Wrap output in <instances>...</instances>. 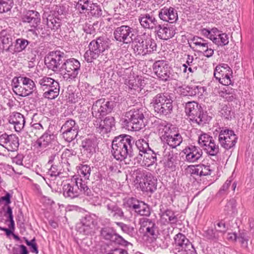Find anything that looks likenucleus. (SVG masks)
Instances as JSON below:
<instances>
[{
    "label": "nucleus",
    "instance_id": "obj_24",
    "mask_svg": "<svg viewBox=\"0 0 254 254\" xmlns=\"http://www.w3.org/2000/svg\"><path fill=\"white\" fill-rule=\"evenodd\" d=\"M139 224L140 225V230L148 237L156 239L158 234L157 226L152 220L147 218H141L139 219Z\"/></svg>",
    "mask_w": 254,
    "mask_h": 254
},
{
    "label": "nucleus",
    "instance_id": "obj_30",
    "mask_svg": "<svg viewBox=\"0 0 254 254\" xmlns=\"http://www.w3.org/2000/svg\"><path fill=\"white\" fill-rule=\"evenodd\" d=\"M141 25L144 28L157 29L158 25L157 20L152 14L149 13L141 14L138 18Z\"/></svg>",
    "mask_w": 254,
    "mask_h": 254
},
{
    "label": "nucleus",
    "instance_id": "obj_14",
    "mask_svg": "<svg viewBox=\"0 0 254 254\" xmlns=\"http://www.w3.org/2000/svg\"><path fill=\"white\" fill-rule=\"evenodd\" d=\"M126 207L132 209L138 215L149 216L150 215L149 206L144 202L133 197L128 198L123 204Z\"/></svg>",
    "mask_w": 254,
    "mask_h": 254
},
{
    "label": "nucleus",
    "instance_id": "obj_56",
    "mask_svg": "<svg viewBox=\"0 0 254 254\" xmlns=\"http://www.w3.org/2000/svg\"><path fill=\"white\" fill-rule=\"evenodd\" d=\"M176 164L175 159L173 155H169L164 162V167L166 170H173L175 169Z\"/></svg>",
    "mask_w": 254,
    "mask_h": 254
},
{
    "label": "nucleus",
    "instance_id": "obj_18",
    "mask_svg": "<svg viewBox=\"0 0 254 254\" xmlns=\"http://www.w3.org/2000/svg\"><path fill=\"white\" fill-rule=\"evenodd\" d=\"M198 143L210 155L215 156L219 153L218 145L216 144L212 136L206 133L202 134L199 136Z\"/></svg>",
    "mask_w": 254,
    "mask_h": 254
},
{
    "label": "nucleus",
    "instance_id": "obj_23",
    "mask_svg": "<svg viewBox=\"0 0 254 254\" xmlns=\"http://www.w3.org/2000/svg\"><path fill=\"white\" fill-rule=\"evenodd\" d=\"M0 145L8 151H16L19 145L18 137L15 134L3 133L0 135Z\"/></svg>",
    "mask_w": 254,
    "mask_h": 254
},
{
    "label": "nucleus",
    "instance_id": "obj_4",
    "mask_svg": "<svg viewBox=\"0 0 254 254\" xmlns=\"http://www.w3.org/2000/svg\"><path fill=\"white\" fill-rule=\"evenodd\" d=\"M173 98L168 93H160L154 96L150 102L156 115L167 116L173 112Z\"/></svg>",
    "mask_w": 254,
    "mask_h": 254
},
{
    "label": "nucleus",
    "instance_id": "obj_41",
    "mask_svg": "<svg viewBox=\"0 0 254 254\" xmlns=\"http://www.w3.org/2000/svg\"><path fill=\"white\" fill-rule=\"evenodd\" d=\"M60 88L59 83H55L53 86L46 89L47 90L44 93V97L49 99L56 98L59 94Z\"/></svg>",
    "mask_w": 254,
    "mask_h": 254
},
{
    "label": "nucleus",
    "instance_id": "obj_1",
    "mask_svg": "<svg viewBox=\"0 0 254 254\" xmlns=\"http://www.w3.org/2000/svg\"><path fill=\"white\" fill-rule=\"evenodd\" d=\"M132 137L123 134L114 137L112 142V154L117 160L132 158Z\"/></svg>",
    "mask_w": 254,
    "mask_h": 254
},
{
    "label": "nucleus",
    "instance_id": "obj_47",
    "mask_svg": "<svg viewBox=\"0 0 254 254\" xmlns=\"http://www.w3.org/2000/svg\"><path fill=\"white\" fill-rule=\"evenodd\" d=\"M13 5V0H0V13L10 11Z\"/></svg>",
    "mask_w": 254,
    "mask_h": 254
},
{
    "label": "nucleus",
    "instance_id": "obj_54",
    "mask_svg": "<svg viewBox=\"0 0 254 254\" xmlns=\"http://www.w3.org/2000/svg\"><path fill=\"white\" fill-rule=\"evenodd\" d=\"M163 216L167 217L171 223L175 224L178 221L175 212L170 209L166 210L163 213Z\"/></svg>",
    "mask_w": 254,
    "mask_h": 254
},
{
    "label": "nucleus",
    "instance_id": "obj_32",
    "mask_svg": "<svg viewBox=\"0 0 254 254\" xmlns=\"http://www.w3.org/2000/svg\"><path fill=\"white\" fill-rule=\"evenodd\" d=\"M8 122L14 125L15 131H19L24 127L25 121L24 116L19 113H13L9 117Z\"/></svg>",
    "mask_w": 254,
    "mask_h": 254
},
{
    "label": "nucleus",
    "instance_id": "obj_20",
    "mask_svg": "<svg viewBox=\"0 0 254 254\" xmlns=\"http://www.w3.org/2000/svg\"><path fill=\"white\" fill-rule=\"evenodd\" d=\"M237 139L238 137L234 131L229 129L221 130L218 136V140L221 146L227 150L235 146Z\"/></svg>",
    "mask_w": 254,
    "mask_h": 254
},
{
    "label": "nucleus",
    "instance_id": "obj_55",
    "mask_svg": "<svg viewBox=\"0 0 254 254\" xmlns=\"http://www.w3.org/2000/svg\"><path fill=\"white\" fill-rule=\"evenodd\" d=\"M144 44V40L142 41L141 43H138L137 45H134V51L137 53V55H145L146 53V45Z\"/></svg>",
    "mask_w": 254,
    "mask_h": 254
},
{
    "label": "nucleus",
    "instance_id": "obj_5",
    "mask_svg": "<svg viewBox=\"0 0 254 254\" xmlns=\"http://www.w3.org/2000/svg\"><path fill=\"white\" fill-rule=\"evenodd\" d=\"M112 45L111 41L105 36L99 37L96 40H92L89 44V50L84 55L85 61L91 63L97 59L100 54L108 50Z\"/></svg>",
    "mask_w": 254,
    "mask_h": 254
},
{
    "label": "nucleus",
    "instance_id": "obj_6",
    "mask_svg": "<svg viewBox=\"0 0 254 254\" xmlns=\"http://www.w3.org/2000/svg\"><path fill=\"white\" fill-rule=\"evenodd\" d=\"M144 113L142 108L130 110L126 113V118L123 121V125L128 130H139L145 127Z\"/></svg>",
    "mask_w": 254,
    "mask_h": 254
},
{
    "label": "nucleus",
    "instance_id": "obj_16",
    "mask_svg": "<svg viewBox=\"0 0 254 254\" xmlns=\"http://www.w3.org/2000/svg\"><path fill=\"white\" fill-rule=\"evenodd\" d=\"M97 224L95 215L86 214L81 218L80 222L76 225V228L80 233L85 235H91L94 233Z\"/></svg>",
    "mask_w": 254,
    "mask_h": 254
},
{
    "label": "nucleus",
    "instance_id": "obj_2",
    "mask_svg": "<svg viewBox=\"0 0 254 254\" xmlns=\"http://www.w3.org/2000/svg\"><path fill=\"white\" fill-rule=\"evenodd\" d=\"M74 180L72 183L64 184L63 187V195L65 198L72 199L81 194L89 197L93 195L87 182L83 181L82 178H75Z\"/></svg>",
    "mask_w": 254,
    "mask_h": 254
},
{
    "label": "nucleus",
    "instance_id": "obj_15",
    "mask_svg": "<svg viewBox=\"0 0 254 254\" xmlns=\"http://www.w3.org/2000/svg\"><path fill=\"white\" fill-rule=\"evenodd\" d=\"M80 70V63L74 58L65 59L62 71H64L63 77L66 80L74 79L78 75Z\"/></svg>",
    "mask_w": 254,
    "mask_h": 254
},
{
    "label": "nucleus",
    "instance_id": "obj_7",
    "mask_svg": "<svg viewBox=\"0 0 254 254\" xmlns=\"http://www.w3.org/2000/svg\"><path fill=\"white\" fill-rule=\"evenodd\" d=\"M11 86L14 93L21 97L30 95L36 88L33 80L24 76L14 77L12 80Z\"/></svg>",
    "mask_w": 254,
    "mask_h": 254
},
{
    "label": "nucleus",
    "instance_id": "obj_37",
    "mask_svg": "<svg viewBox=\"0 0 254 254\" xmlns=\"http://www.w3.org/2000/svg\"><path fill=\"white\" fill-rule=\"evenodd\" d=\"M13 43L14 48L12 50V53L15 54L25 51L30 42L23 38H19L16 39Z\"/></svg>",
    "mask_w": 254,
    "mask_h": 254
},
{
    "label": "nucleus",
    "instance_id": "obj_60",
    "mask_svg": "<svg viewBox=\"0 0 254 254\" xmlns=\"http://www.w3.org/2000/svg\"><path fill=\"white\" fill-rule=\"evenodd\" d=\"M232 73V70L231 72L228 71L227 73H223V77L221 78V83L224 85H229L231 83L230 75Z\"/></svg>",
    "mask_w": 254,
    "mask_h": 254
},
{
    "label": "nucleus",
    "instance_id": "obj_34",
    "mask_svg": "<svg viewBox=\"0 0 254 254\" xmlns=\"http://www.w3.org/2000/svg\"><path fill=\"white\" fill-rule=\"evenodd\" d=\"M101 252L103 254H128L126 250L107 244L101 246Z\"/></svg>",
    "mask_w": 254,
    "mask_h": 254
},
{
    "label": "nucleus",
    "instance_id": "obj_33",
    "mask_svg": "<svg viewBox=\"0 0 254 254\" xmlns=\"http://www.w3.org/2000/svg\"><path fill=\"white\" fill-rule=\"evenodd\" d=\"M81 93L86 99L94 100L98 97L99 90L90 86L88 83H85L81 86Z\"/></svg>",
    "mask_w": 254,
    "mask_h": 254
},
{
    "label": "nucleus",
    "instance_id": "obj_49",
    "mask_svg": "<svg viewBox=\"0 0 254 254\" xmlns=\"http://www.w3.org/2000/svg\"><path fill=\"white\" fill-rule=\"evenodd\" d=\"M4 216L5 217L7 216V220L6 221H9L10 222V224L8 225L9 228L13 231L15 228V224L13 220L12 208L10 206H8L7 207V210H5Z\"/></svg>",
    "mask_w": 254,
    "mask_h": 254
},
{
    "label": "nucleus",
    "instance_id": "obj_19",
    "mask_svg": "<svg viewBox=\"0 0 254 254\" xmlns=\"http://www.w3.org/2000/svg\"><path fill=\"white\" fill-rule=\"evenodd\" d=\"M102 202L109 217L120 219H125L127 217L123 209L119 207L116 202L109 198H104L102 200Z\"/></svg>",
    "mask_w": 254,
    "mask_h": 254
},
{
    "label": "nucleus",
    "instance_id": "obj_17",
    "mask_svg": "<svg viewBox=\"0 0 254 254\" xmlns=\"http://www.w3.org/2000/svg\"><path fill=\"white\" fill-rule=\"evenodd\" d=\"M79 126L72 119L67 120L62 126L60 130L64 140L70 142L77 137L79 132Z\"/></svg>",
    "mask_w": 254,
    "mask_h": 254
},
{
    "label": "nucleus",
    "instance_id": "obj_58",
    "mask_svg": "<svg viewBox=\"0 0 254 254\" xmlns=\"http://www.w3.org/2000/svg\"><path fill=\"white\" fill-rule=\"evenodd\" d=\"M89 10L90 14L93 16L99 17L102 14V10L101 7L96 4H92L90 6Z\"/></svg>",
    "mask_w": 254,
    "mask_h": 254
},
{
    "label": "nucleus",
    "instance_id": "obj_46",
    "mask_svg": "<svg viewBox=\"0 0 254 254\" xmlns=\"http://www.w3.org/2000/svg\"><path fill=\"white\" fill-rule=\"evenodd\" d=\"M125 84L128 87V88L131 90L140 91L141 85L140 84L139 81H137V79L133 78L128 80H126Z\"/></svg>",
    "mask_w": 254,
    "mask_h": 254
},
{
    "label": "nucleus",
    "instance_id": "obj_57",
    "mask_svg": "<svg viewBox=\"0 0 254 254\" xmlns=\"http://www.w3.org/2000/svg\"><path fill=\"white\" fill-rule=\"evenodd\" d=\"M205 237L210 240L216 242L219 239V236L217 231L212 229H209L205 232Z\"/></svg>",
    "mask_w": 254,
    "mask_h": 254
},
{
    "label": "nucleus",
    "instance_id": "obj_63",
    "mask_svg": "<svg viewBox=\"0 0 254 254\" xmlns=\"http://www.w3.org/2000/svg\"><path fill=\"white\" fill-rule=\"evenodd\" d=\"M231 112L230 108L227 106L223 107L220 111L222 116L227 119L231 118Z\"/></svg>",
    "mask_w": 254,
    "mask_h": 254
},
{
    "label": "nucleus",
    "instance_id": "obj_12",
    "mask_svg": "<svg viewBox=\"0 0 254 254\" xmlns=\"http://www.w3.org/2000/svg\"><path fill=\"white\" fill-rule=\"evenodd\" d=\"M115 106L114 101H108L105 98L98 99L92 105V115L97 118H101V117L111 113Z\"/></svg>",
    "mask_w": 254,
    "mask_h": 254
},
{
    "label": "nucleus",
    "instance_id": "obj_36",
    "mask_svg": "<svg viewBox=\"0 0 254 254\" xmlns=\"http://www.w3.org/2000/svg\"><path fill=\"white\" fill-rule=\"evenodd\" d=\"M224 212L225 215L231 217H234L237 214V200L235 198H231L227 201L224 206Z\"/></svg>",
    "mask_w": 254,
    "mask_h": 254
},
{
    "label": "nucleus",
    "instance_id": "obj_51",
    "mask_svg": "<svg viewBox=\"0 0 254 254\" xmlns=\"http://www.w3.org/2000/svg\"><path fill=\"white\" fill-rule=\"evenodd\" d=\"M45 127L40 123H35L31 125L30 127V132L35 136H38L44 130Z\"/></svg>",
    "mask_w": 254,
    "mask_h": 254
},
{
    "label": "nucleus",
    "instance_id": "obj_26",
    "mask_svg": "<svg viewBox=\"0 0 254 254\" xmlns=\"http://www.w3.org/2000/svg\"><path fill=\"white\" fill-rule=\"evenodd\" d=\"M186 155L185 161L189 163L197 162L202 156V151L197 146L190 145L183 150Z\"/></svg>",
    "mask_w": 254,
    "mask_h": 254
},
{
    "label": "nucleus",
    "instance_id": "obj_44",
    "mask_svg": "<svg viewBox=\"0 0 254 254\" xmlns=\"http://www.w3.org/2000/svg\"><path fill=\"white\" fill-rule=\"evenodd\" d=\"M39 83L43 90H45L49 87L55 85V83H59V82L51 77L45 76L39 80Z\"/></svg>",
    "mask_w": 254,
    "mask_h": 254
},
{
    "label": "nucleus",
    "instance_id": "obj_31",
    "mask_svg": "<svg viewBox=\"0 0 254 254\" xmlns=\"http://www.w3.org/2000/svg\"><path fill=\"white\" fill-rule=\"evenodd\" d=\"M190 173L199 176L210 175L213 171L212 167L210 165L199 164L196 166H190Z\"/></svg>",
    "mask_w": 254,
    "mask_h": 254
},
{
    "label": "nucleus",
    "instance_id": "obj_45",
    "mask_svg": "<svg viewBox=\"0 0 254 254\" xmlns=\"http://www.w3.org/2000/svg\"><path fill=\"white\" fill-rule=\"evenodd\" d=\"M146 45V53L150 54L157 50V44L155 41L151 38H147L144 40V44Z\"/></svg>",
    "mask_w": 254,
    "mask_h": 254
},
{
    "label": "nucleus",
    "instance_id": "obj_28",
    "mask_svg": "<svg viewBox=\"0 0 254 254\" xmlns=\"http://www.w3.org/2000/svg\"><path fill=\"white\" fill-rule=\"evenodd\" d=\"M97 146L96 139L95 137L86 138L82 140L81 144V151L88 158L91 157L95 152Z\"/></svg>",
    "mask_w": 254,
    "mask_h": 254
},
{
    "label": "nucleus",
    "instance_id": "obj_39",
    "mask_svg": "<svg viewBox=\"0 0 254 254\" xmlns=\"http://www.w3.org/2000/svg\"><path fill=\"white\" fill-rule=\"evenodd\" d=\"M114 126V118L111 116H108L106 117L103 121H101L99 128L103 133H107L111 131L112 127Z\"/></svg>",
    "mask_w": 254,
    "mask_h": 254
},
{
    "label": "nucleus",
    "instance_id": "obj_43",
    "mask_svg": "<svg viewBox=\"0 0 254 254\" xmlns=\"http://www.w3.org/2000/svg\"><path fill=\"white\" fill-rule=\"evenodd\" d=\"M1 42L3 45V49L6 52H11L12 53V36L10 35L2 36L1 37Z\"/></svg>",
    "mask_w": 254,
    "mask_h": 254
},
{
    "label": "nucleus",
    "instance_id": "obj_61",
    "mask_svg": "<svg viewBox=\"0 0 254 254\" xmlns=\"http://www.w3.org/2000/svg\"><path fill=\"white\" fill-rule=\"evenodd\" d=\"M191 91L193 93V94H192V96L199 94L200 95H201L205 91V89L204 87L194 85L191 86Z\"/></svg>",
    "mask_w": 254,
    "mask_h": 254
},
{
    "label": "nucleus",
    "instance_id": "obj_3",
    "mask_svg": "<svg viewBox=\"0 0 254 254\" xmlns=\"http://www.w3.org/2000/svg\"><path fill=\"white\" fill-rule=\"evenodd\" d=\"M156 128L162 142L167 144L172 148L179 146L183 141L180 133H175L170 128V126L166 121L159 120L155 122Z\"/></svg>",
    "mask_w": 254,
    "mask_h": 254
},
{
    "label": "nucleus",
    "instance_id": "obj_42",
    "mask_svg": "<svg viewBox=\"0 0 254 254\" xmlns=\"http://www.w3.org/2000/svg\"><path fill=\"white\" fill-rule=\"evenodd\" d=\"M143 155V162L146 166H151L157 161L156 155L151 149Z\"/></svg>",
    "mask_w": 254,
    "mask_h": 254
},
{
    "label": "nucleus",
    "instance_id": "obj_59",
    "mask_svg": "<svg viewBox=\"0 0 254 254\" xmlns=\"http://www.w3.org/2000/svg\"><path fill=\"white\" fill-rule=\"evenodd\" d=\"M180 94L183 96H192L193 94L191 91V86H182L179 87Z\"/></svg>",
    "mask_w": 254,
    "mask_h": 254
},
{
    "label": "nucleus",
    "instance_id": "obj_29",
    "mask_svg": "<svg viewBox=\"0 0 254 254\" xmlns=\"http://www.w3.org/2000/svg\"><path fill=\"white\" fill-rule=\"evenodd\" d=\"M23 23H28L31 27L36 28L41 21L40 15L35 10H28L22 17Z\"/></svg>",
    "mask_w": 254,
    "mask_h": 254
},
{
    "label": "nucleus",
    "instance_id": "obj_64",
    "mask_svg": "<svg viewBox=\"0 0 254 254\" xmlns=\"http://www.w3.org/2000/svg\"><path fill=\"white\" fill-rule=\"evenodd\" d=\"M193 57L192 56H190V55H187V59L186 61V63L183 65V66L184 67V72H186L187 71V68L189 66H192L194 64L193 62Z\"/></svg>",
    "mask_w": 254,
    "mask_h": 254
},
{
    "label": "nucleus",
    "instance_id": "obj_11",
    "mask_svg": "<svg viewBox=\"0 0 254 254\" xmlns=\"http://www.w3.org/2000/svg\"><path fill=\"white\" fill-rule=\"evenodd\" d=\"M175 249L180 254H197L192 244L186 236L179 233L174 238Z\"/></svg>",
    "mask_w": 254,
    "mask_h": 254
},
{
    "label": "nucleus",
    "instance_id": "obj_52",
    "mask_svg": "<svg viewBox=\"0 0 254 254\" xmlns=\"http://www.w3.org/2000/svg\"><path fill=\"white\" fill-rule=\"evenodd\" d=\"M62 170L60 163H58L57 165L54 163L52 165L51 168L49 170V173L51 176H59L62 174Z\"/></svg>",
    "mask_w": 254,
    "mask_h": 254
},
{
    "label": "nucleus",
    "instance_id": "obj_25",
    "mask_svg": "<svg viewBox=\"0 0 254 254\" xmlns=\"http://www.w3.org/2000/svg\"><path fill=\"white\" fill-rule=\"evenodd\" d=\"M132 149L134 151L132 157L137 159L142 160L143 155L150 151L151 148L149 146L148 142L144 139H138L134 144V141L132 139Z\"/></svg>",
    "mask_w": 254,
    "mask_h": 254
},
{
    "label": "nucleus",
    "instance_id": "obj_13",
    "mask_svg": "<svg viewBox=\"0 0 254 254\" xmlns=\"http://www.w3.org/2000/svg\"><path fill=\"white\" fill-rule=\"evenodd\" d=\"M66 56L64 52L60 51L52 52L45 60L47 67L54 71H61Z\"/></svg>",
    "mask_w": 254,
    "mask_h": 254
},
{
    "label": "nucleus",
    "instance_id": "obj_50",
    "mask_svg": "<svg viewBox=\"0 0 254 254\" xmlns=\"http://www.w3.org/2000/svg\"><path fill=\"white\" fill-rule=\"evenodd\" d=\"M47 25L51 29L57 30L61 27V20L51 17V18H47Z\"/></svg>",
    "mask_w": 254,
    "mask_h": 254
},
{
    "label": "nucleus",
    "instance_id": "obj_35",
    "mask_svg": "<svg viewBox=\"0 0 254 254\" xmlns=\"http://www.w3.org/2000/svg\"><path fill=\"white\" fill-rule=\"evenodd\" d=\"M156 30H157L158 37L163 40H167L171 38L175 34L173 28H168L159 24L157 25Z\"/></svg>",
    "mask_w": 254,
    "mask_h": 254
},
{
    "label": "nucleus",
    "instance_id": "obj_22",
    "mask_svg": "<svg viewBox=\"0 0 254 254\" xmlns=\"http://www.w3.org/2000/svg\"><path fill=\"white\" fill-rule=\"evenodd\" d=\"M100 235L103 239L117 244L124 246L130 244V243L117 234L113 229L111 227H106L102 228L100 230Z\"/></svg>",
    "mask_w": 254,
    "mask_h": 254
},
{
    "label": "nucleus",
    "instance_id": "obj_53",
    "mask_svg": "<svg viewBox=\"0 0 254 254\" xmlns=\"http://www.w3.org/2000/svg\"><path fill=\"white\" fill-rule=\"evenodd\" d=\"M116 224L120 227L122 230L130 236H133L134 233V228L122 222H116Z\"/></svg>",
    "mask_w": 254,
    "mask_h": 254
},
{
    "label": "nucleus",
    "instance_id": "obj_9",
    "mask_svg": "<svg viewBox=\"0 0 254 254\" xmlns=\"http://www.w3.org/2000/svg\"><path fill=\"white\" fill-rule=\"evenodd\" d=\"M133 175L143 191L153 192L157 189V179L149 172L141 169L134 171Z\"/></svg>",
    "mask_w": 254,
    "mask_h": 254
},
{
    "label": "nucleus",
    "instance_id": "obj_48",
    "mask_svg": "<svg viewBox=\"0 0 254 254\" xmlns=\"http://www.w3.org/2000/svg\"><path fill=\"white\" fill-rule=\"evenodd\" d=\"M220 38H213V42L218 46H224L229 43V37L226 33H222Z\"/></svg>",
    "mask_w": 254,
    "mask_h": 254
},
{
    "label": "nucleus",
    "instance_id": "obj_40",
    "mask_svg": "<svg viewBox=\"0 0 254 254\" xmlns=\"http://www.w3.org/2000/svg\"><path fill=\"white\" fill-rule=\"evenodd\" d=\"M77 173L79 177L77 178H82L83 181L87 182L86 180L89 179L91 175V169L89 165L87 164H80L78 166Z\"/></svg>",
    "mask_w": 254,
    "mask_h": 254
},
{
    "label": "nucleus",
    "instance_id": "obj_21",
    "mask_svg": "<svg viewBox=\"0 0 254 254\" xmlns=\"http://www.w3.org/2000/svg\"><path fill=\"white\" fill-rule=\"evenodd\" d=\"M133 29L128 25H122L117 27L113 33L115 40L124 44H129L132 41Z\"/></svg>",
    "mask_w": 254,
    "mask_h": 254
},
{
    "label": "nucleus",
    "instance_id": "obj_38",
    "mask_svg": "<svg viewBox=\"0 0 254 254\" xmlns=\"http://www.w3.org/2000/svg\"><path fill=\"white\" fill-rule=\"evenodd\" d=\"M53 137L54 135L53 134H50L48 131H46L37 140L36 144L38 145V147L45 148L51 143Z\"/></svg>",
    "mask_w": 254,
    "mask_h": 254
},
{
    "label": "nucleus",
    "instance_id": "obj_62",
    "mask_svg": "<svg viewBox=\"0 0 254 254\" xmlns=\"http://www.w3.org/2000/svg\"><path fill=\"white\" fill-rule=\"evenodd\" d=\"M233 92H237V90L236 89H233L232 88L228 86V85H226L220 93L221 94V96L223 98V96H227L228 94H233Z\"/></svg>",
    "mask_w": 254,
    "mask_h": 254
},
{
    "label": "nucleus",
    "instance_id": "obj_8",
    "mask_svg": "<svg viewBox=\"0 0 254 254\" xmlns=\"http://www.w3.org/2000/svg\"><path fill=\"white\" fill-rule=\"evenodd\" d=\"M185 112L192 122L200 126L208 123L211 119L201 106L194 101L188 102L186 104Z\"/></svg>",
    "mask_w": 254,
    "mask_h": 254
},
{
    "label": "nucleus",
    "instance_id": "obj_10",
    "mask_svg": "<svg viewBox=\"0 0 254 254\" xmlns=\"http://www.w3.org/2000/svg\"><path fill=\"white\" fill-rule=\"evenodd\" d=\"M153 69L158 78L164 81L176 80L179 77L177 72H174L167 62L164 61L155 62L153 65Z\"/></svg>",
    "mask_w": 254,
    "mask_h": 254
},
{
    "label": "nucleus",
    "instance_id": "obj_27",
    "mask_svg": "<svg viewBox=\"0 0 254 254\" xmlns=\"http://www.w3.org/2000/svg\"><path fill=\"white\" fill-rule=\"evenodd\" d=\"M159 17L161 20L171 23L176 22L178 19L177 11L172 7H164L160 9Z\"/></svg>",
    "mask_w": 254,
    "mask_h": 254
}]
</instances>
